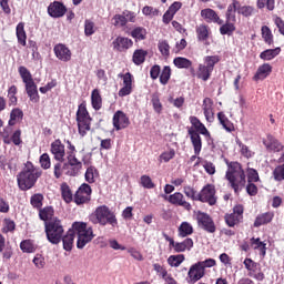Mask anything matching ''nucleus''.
I'll return each instance as SVG.
<instances>
[{
    "mask_svg": "<svg viewBox=\"0 0 284 284\" xmlns=\"http://www.w3.org/2000/svg\"><path fill=\"white\" fill-rule=\"evenodd\" d=\"M196 221L199 227L204 230V232H209V234H214V232H216V224H214V220L212 216H210V214L197 211Z\"/></svg>",
    "mask_w": 284,
    "mask_h": 284,
    "instance_id": "nucleus-9",
    "label": "nucleus"
},
{
    "mask_svg": "<svg viewBox=\"0 0 284 284\" xmlns=\"http://www.w3.org/2000/svg\"><path fill=\"white\" fill-rule=\"evenodd\" d=\"M61 196L64 203H72L74 201V194H72V189L68 183L63 182L60 186Z\"/></svg>",
    "mask_w": 284,
    "mask_h": 284,
    "instance_id": "nucleus-39",
    "label": "nucleus"
},
{
    "mask_svg": "<svg viewBox=\"0 0 284 284\" xmlns=\"http://www.w3.org/2000/svg\"><path fill=\"white\" fill-rule=\"evenodd\" d=\"M243 212H245V209L243 207V204H237L233 207V213H226L224 215V221L229 227H234L235 225H239L243 221Z\"/></svg>",
    "mask_w": 284,
    "mask_h": 284,
    "instance_id": "nucleus-11",
    "label": "nucleus"
},
{
    "mask_svg": "<svg viewBox=\"0 0 284 284\" xmlns=\"http://www.w3.org/2000/svg\"><path fill=\"white\" fill-rule=\"evenodd\" d=\"M244 266L251 278H255V281H265V273H263L261 264L254 262L252 258H245Z\"/></svg>",
    "mask_w": 284,
    "mask_h": 284,
    "instance_id": "nucleus-12",
    "label": "nucleus"
},
{
    "mask_svg": "<svg viewBox=\"0 0 284 284\" xmlns=\"http://www.w3.org/2000/svg\"><path fill=\"white\" fill-rule=\"evenodd\" d=\"M278 54H281V47H277L275 49H266L260 53V59H262L263 61H272V59H276Z\"/></svg>",
    "mask_w": 284,
    "mask_h": 284,
    "instance_id": "nucleus-42",
    "label": "nucleus"
},
{
    "mask_svg": "<svg viewBox=\"0 0 284 284\" xmlns=\"http://www.w3.org/2000/svg\"><path fill=\"white\" fill-rule=\"evenodd\" d=\"M173 63L175 68H179L180 70H190L192 68V62L187 58L178 57L173 60Z\"/></svg>",
    "mask_w": 284,
    "mask_h": 284,
    "instance_id": "nucleus-48",
    "label": "nucleus"
},
{
    "mask_svg": "<svg viewBox=\"0 0 284 284\" xmlns=\"http://www.w3.org/2000/svg\"><path fill=\"white\" fill-rule=\"evenodd\" d=\"M52 216H54V207L45 206L39 210V219L41 221H44V223H49V221H54Z\"/></svg>",
    "mask_w": 284,
    "mask_h": 284,
    "instance_id": "nucleus-41",
    "label": "nucleus"
},
{
    "mask_svg": "<svg viewBox=\"0 0 284 284\" xmlns=\"http://www.w3.org/2000/svg\"><path fill=\"white\" fill-rule=\"evenodd\" d=\"M67 145L69 150L67 152V160H69L72 163H75V165H79L80 168H83V163H81V161L77 159V146H74V144H72L70 140L67 141Z\"/></svg>",
    "mask_w": 284,
    "mask_h": 284,
    "instance_id": "nucleus-33",
    "label": "nucleus"
},
{
    "mask_svg": "<svg viewBox=\"0 0 284 284\" xmlns=\"http://www.w3.org/2000/svg\"><path fill=\"white\" fill-rule=\"evenodd\" d=\"M192 247H194V240L187 237L183 242H178L173 250L175 253L181 254L182 252H190Z\"/></svg>",
    "mask_w": 284,
    "mask_h": 284,
    "instance_id": "nucleus-36",
    "label": "nucleus"
},
{
    "mask_svg": "<svg viewBox=\"0 0 284 284\" xmlns=\"http://www.w3.org/2000/svg\"><path fill=\"white\" fill-rule=\"evenodd\" d=\"M83 166H80L79 164H75L74 162H70L69 160L64 161H58L53 165V176L54 179H62L63 176H77L79 172H81V169Z\"/></svg>",
    "mask_w": 284,
    "mask_h": 284,
    "instance_id": "nucleus-7",
    "label": "nucleus"
},
{
    "mask_svg": "<svg viewBox=\"0 0 284 284\" xmlns=\"http://www.w3.org/2000/svg\"><path fill=\"white\" fill-rule=\"evenodd\" d=\"M53 52L57 59H59V61H63L64 63H68V61L72 59V51H70V48L63 43L55 44Z\"/></svg>",
    "mask_w": 284,
    "mask_h": 284,
    "instance_id": "nucleus-21",
    "label": "nucleus"
},
{
    "mask_svg": "<svg viewBox=\"0 0 284 284\" xmlns=\"http://www.w3.org/2000/svg\"><path fill=\"white\" fill-rule=\"evenodd\" d=\"M72 230L78 235V250H83V247H85L88 243H92V240L97 236L94 234V229L88 226V223L85 222H74L72 224Z\"/></svg>",
    "mask_w": 284,
    "mask_h": 284,
    "instance_id": "nucleus-4",
    "label": "nucleus"
},
{
    "mask_svg": "<svg viewBox=\"0 0 284 284\" xmlns=\"http://www.w3.org/2000/svg\"><path fill=\"white\" fill-rule=\"evenodd\" d=\"M189 121H190V123L192 125L191 128H193L194 132H196L197 134H202L206 139H210L212 136V134L210 133V131L207 130L205 124H203V122H201V120H199V118L191 115L189 118Z\"/></svg>",
    "mask_w": 284,
    "mask_h": 284,
    "instance_id": "nucleus-23",
    "label": "nucleus"
},
{
    "mask_svg": "<svg viewBox=\"0 0 284 284\" xmlns=\"http://www.w3.org/2000/svg\"><path fill=\"white\" fill-rule=\"evenodd\" d=\"M262 39L267 45H272L274 43V34H272V30L267 26H263L261 29Z\"/></svg>",
    "mask_w": 284,
    "mask_h": 284,
    "instance_id": "nucleus-52",
    "label": "nucleus"
},
{
    "mask_svg": "<svg viewBox=\"0 0 284 284\" xmlns=\"http://www.w3.org/2000/svg\"><path fill=\"white\" fill-rule=\"evenodd\" d=\"M16 36L18 39V43L26 48L28 44V34L26 33V23L19 22L16 27Z\"/></svg>",
    "mask_w": 284,
    "mask_h": 284,
    "instance_id": "nucleus-32",
    "label": "nucleus"
},
{
    "mask_svg": "<svg viewBox=\"0 0 284 284\" xmlns=\"http://www.w3.org/2000/svg\"><path fill=\"white\" fill-rule=\"evenodd\" d=\"M235 22H232V20L226 19V22L220 27V34H227V37H232L234 32L236 31Z\"/></svg>",
    "mask_w": 284,
    "mask_h": 284,
    "instance_id": "nucleus-43",
    "label": "nucleus"
},
{
    "mask_svg": "<svg viewBox=\"0 0 284 284\" xmlns=\"http://www.w3.org/2000/svg\"><path fill=\"white\" fill-rule=\"evenodd\" d=\"M74 229H70L64 236H62L61 241L63 243V250L65 252H72V247H74Z\"/></svg>",
    "mask_w": 284,
    "mask_h": 284,
    "instance_id": "nucleus-31",
    "label": "nucleus"
},
{
    "mask_svg": "<svg viewBox=\"0 0 284 284\" xmlns=\"http://www.w3.org/2000/svg\"><path fill=\"white\" fill-rule=\"evenodd\" d=\"M91 105L95 111L103 108V98L101 97V91H99V89H94L91 92Z\"/></svg>",
    "mask_w": 284,
    "mask_h": 284,
    "instance_id": "nucleus-38",
    "label": "nucleus"
},
{
    "mask_svg": "<svg viewBox=\"0 0 284 284\" xmlns=\"http://www.w3.org/2000/svg\"><path fill=\"white\" fill-rule=\"evenodd\" d=\"M30 203L32 207H36V210H41L43 207V194L36 193L31 196Z\"/></svg>",
    "mask_w": 284,
    "mask_h": 284,
    "instance_id": "nucleus-61",
    "label": "nucleus"
},
{
    "mask_svg": "<svg viewBox=\"0 0 284 284\" xmlns=\"http://www.w3.org/2000/svg\"><path fill=\"white\" fill-rule=\"evenodd\" d=\"M171 77H172V69L170 68V65H165L162 72L160 73V83L162 85H168V83H170Z\"/></svg>",
    "mask_w": 284,
    "mask_h": 284,
    "instance_id": "nucleus-54",
    "label": "nucleus"
},
{
    "mask_svg": "<svg viewBox=\"0 0 284 284\" xmlns=\"http://www.w3.org/2000/svg\"><path fill=\"white\" fill-rule=\"evenodd\" d=\"M90 201H92V186L88 183H83L73 195V202L77 205H85L90 203Z\"/></svg>",
    "mask_w": 284,
    "mask_h": 284,
    "instance_id": "nucleus-8",
    "label": "nucleus"
},
{
    "mask_svg": "<svg viewBox=\"0 0 284 284\" xmlns=\"http://www.w3.org/2000/svg\"><path fill=\"white\" fill-rule=\"evenodd\" d=\"M42 172L39 168L34 166V164L30 161L24 163L23 169L17 175V183L19 190L21 192H28V190H32L37 185L39 179H41Z\"/></svg>",
    "mask_w": 284,
    "mask_h": 284,
    "instance_id": "nucleus-2",
    "label": "nucleus"
},
{
    "mask_svg": "<svg viewBox=\"0 0 284 284\" xmlns=\"http://www.w3.org/2000/svg\"><path fill=\"white\" fill-rule=\"evenodd\" d=\"M183 193L187 199H191V201H199V192L195 191V189L191 185L183 186Z\"/></svg>",
    "mask_w": 284,
    "mask_h": 284,
    "instance_id": "nucleus-62",
    "label": "nucleus"
},
{
    "mask_svg": "<svg viewBox=\"0 0 284 284\" xmlns=\"http://www.w3.org/2000/svg\"><path fill=\"white\" fill-rule=\"evenodd\" d=\"M65 12H68V8L60 1L51 2L48 7V14L53 19H61L65 16Z\"/></svg>",
    "mask_w": 284,
    "mask_h": 284,
    "instance_id": "nucleus-19",
    "label": "nucleus"
},
{
    "mask_svg": "<svg viewBox=\"0 0 284 284\" xmlns=\"http://www.w3.org/2000/svg\"><path fill=\"white\" fill-rule=\"evenodd\" d=\"M54 161H65V144L60 139L54 140L50 148Z\"/></svg>",
    "mask_w": 284,
    "mask_h": 284,
    "instance_id": "nucleus-17",
    "label": "nucleus"
},
{
    "mask_svg": "<svg viewBox=\"0 0 284 284\" xmlns=\"http://www.w3.org/2000/svg\"><path fill=\"white\" fill-rule=\"evenodd\" d=\"M183 261H185V255L178 254L169 256L166 263L170 267H180Z\"/></svg>",
    "mask_w": 284,
    "mask_h": 284,
    "instance_id": "nucleus-50",
    "label": "nucleus"
},
{
    "mask_svg": "<svg viewBox=\"0 0 284 284\" xmlns=\"http://www.w3.org/2000/svg\"><path fill=\"white\" fill-rule=\"evenodd\" d=\"M118 77L123 81V88L119 90V97H128L132 94V73H119Z\"/></svg>",
    "mask_w": 284,
    "mask_h": 284,
    "instance_id": "nucleus-18",
    "label": "nucleus"
},
{
    "mask_svg": "<svg viewBox=\"0 0 284 284\" xmlns=\"http://www.w3.org/2000/svg\"><path fill=\"white\" fill-rule=\"evenodd\" d=\"M112 45L116 52H128L134 45V42L130 38L119 36L113 40Z\"/></svg>",
    "mask_w": 284,
    "mask_h": 284,
    "instance_id": "nucleus-20",
    "label": "nucleus"
},
{
    "mask_svg": "<svg viewBox=\"0 0 284 284\" xmlns=\"http://www.w3.org/2000/svg\"><path fill=\"white\" fill-rule=\"evenodd\" d=\"M274 181H284V164L277 165L273 171Z\"/></svg>",
    "mask_w": 284,
    "mask_h": 284,
    "instance_id": "nucleus-64",
    "label": "nucleus"
},
{
    "mask_svg": "<svg viewBox=\"0 0 284 284\" xmlns=\"http://www.w3.org/2000/svg\"><path fill=\"white\" fill-rule=\"evenodd\" d=\"M225 163L227 165L225 179L229 181L234 194H241L245 185H247L245 170H243V165L240 162L225 160Z\"/></svg>",
    "mask_w": 284,
    "mask_h": 284,
    "instance_id": "nucleus-1",
    "label": "nucleus"
},
{
    "mask_svg": "<svg viewBox=\"0 0 284 284\" xmlns=\"http://www.w3.org/2000/svg\"><path fill=\"white\" fill-rule=\"evenodd\" d=\"M18 72H19V74H20V77L22 79V82L24 84L31 83L32 81H34V79L32 78V73L24 65L19 67L18 68Z\"/></svg>",
    "mask_w": 284,
    "mask_h": 284,
    "instance_id": "nucleus-51",
    "label": "nucleus"
},
{
    "mask_svg": "<svg viewBox=\"0 0 284 284\" xmlns=\"http://www.w3.org/2000/svg\"><path fill=\"white\" fill-rule=\"evenodd\" d=\"M203 276H205V271L201 267V264L197 262L191 265L187 272L186 280L189 284H194V283H199V281H201Z\"/></svg>",
    "mask_w": 284,
    "mask_h": 284,
    "instance_id": "nucleus-15",
    "label": "nucleus"
},
{
    "mask_svg": "<svg viewBox=\"0 0 284 284\" xmlns=\"http://www.w3.org/2000/svg\"><path fill=\"white\" fill-rule=\"evenodd\" d=\"M187 134L191 139V143L193 145L194 154H201V150H203V140L201 139V133L194 131V128H189Z\"/></svg>",
    "mask_w": 284,
    "mask_h": 284,
    "instance_id": "nucleus-22",
    "label": "nucleus"
},
{
    "mask_svg": "<svg viewBox=\"0 0 284 284\" xmlns=\"http://www.w3.org/2000/svg\"><path fill=\"white\" fill-rule=\"evenodd\" d=\"M166 201L171 203V205H175V207H183L186 212H192V204L185 200V195L181 192H175L168 197Z\"/></svg>",
    "mask_w": 284,
    "mask_h": 284,
    "instance_id": "nucleus-14",
    "label": "nucleus"
},
{
    "mask_svg": "<svg viewBox=\"0 0 284 284\" xmlns=\"http://www.w3.org/2000/svg\"><path fill=\"white\" fill-rule=\"evenodd\" d=\"M112 125L116 132L130 128V118L125 112L118 110L112 118Z\"/></svg>",
    "mask_w": 284,
    "mask_h": 284,
    "instance_id": "nucleus-13",
    "label": "nucleus"
},
{
    "mask_svg": "<svg viewBox=\"0 0 284 284\" xmlns=\"http://www.w3.org/2000/svg\"><path fill=\"white\" fill-rule=\"evenodd\" d=\"M24 88L31 103H39V101H41V97L39 95V89L37 88V83L34 81L27 82V84H24Z\"/></svg>",
    "mask_w": 284,
    "mask_h": 284,
    "instance_id": "nucleus-27",
    "label": "nucleus"
},
{
    "mask_svg": "<svg viewBox=\"0 0 284 284\" xmlns=\"http://www.w3.org/2000/svg\"><path fill=\"white\" fill-rule=\"evenodd\" d=\"M75 121L78 123V132L80 136H85L92 129V116L88 111V104L85 101L79 104L75 113Z\"/></svg>",
    "mask_w": 284,
    "mask_h": 284,
    "instance_id": "nucleus-5",
    "label": "nucleus"
},
{
    "mask_svg": "<svg viewBox=\"0 0 284 284\" xmlns=\"http://www.w3.org/2000/svg\"><path fill=\"white\" fill-rule=\"evenodd\" d=\"M23 120V111L19 108H16L13 110H11L10 113V120H9V125H17V123H19V121Z\"/></svg>",
    "mask_w": 284,
    "mask_h": 284,
    "instance_id": "nucleus-47",
    "label": "nucleus"
},
{
    "mask_svg": "<svg viewBox=\"0 0 284 284\" xmlns=\"http://www.w3.org/2000/svg\"><path fill=\"white\" fill-rule=\"evenodd\" d=\"M272 74V64L264 63L257 68L256 73L253 77L254 81H263Z\"/></svg>",
    "mask_w": 284,
    "mask_h": 284,
    "instance_id": "nucleus-30",
    "label": "nucleus"
},
{
    "mask_svg": "<svg viewBox=\"0 0 284 284\" xmlns=\"http://www.w3.org/2000/svg\"><path fill=\"white\" fill-rule=\"evenodd\" d=\"M84 179L87 183H95L99 179V170L94 166H89L85 171Z\"/></svg>",
    "mask_w": 284,
    "mask_h": 284,
    "instance_id": "nucleus-49",
    "label": "nucleus"
},
{
    "mask_svg": "<svg viewBox=\"0 0 284 284\" xmlns=\"http://www.w3.org/2000/svg\"><path fill=\"white\" fill-rule=\"evenodd\" d=\"M97 30H99V28H97V24L94 23V21L90 19L84 20V34L87 37H92V34H94Z\"/></svg>",
    "mask_w": 284,
    "mask_h": 284,
    "instance_id": "nucleus-55",
    "label": "nucleus"
},
{
    "mask_svg": "<svg viewBox=\"0 0 284 284\" xmlns=\"http://www.w3.org/2000/svg\"><path fill=\"white\" fill-rule=\"evenodd\" d=\"M20 250L24 254H34V252H37V245H34V242H32V240H23L20 243Z\"/></svg>",
    "mask_w": 284,
    "mask_h": 284,
    "instance_id": "nucleus-46",
    "label": "nucleus"
},
{
    "mask_svg": "<svg viewBox=\"0 0 284 284\" xmlns=\"http://www.w3.org/2000/svg\"><path fill=\"white\" fill-rule=\"evenodd\" d=\"M241 2L239 0H233L231 4H229L225 17L229 21L236 23V12H239V7Z\"/></svg>",
    "mask_w": 284,
    "mask_h": 284,
    "instance_id": "nucleus-35",
    "label": "nucleus"
},
{
    "mask_svg": "<svg viewBox=\"0 0 284 284\" xmlns=\"http://www.w3.org/2000/svg\"><path fill=\"white\" fill-rule=\"evenodd\" d=\"M44 232L47 234V240L52 245H59L61 243V239H63V225L61 224V220L53 219L49 222L44 223Z\"/></svg>",
    "mask_w": 284,
    "mask_h": 284,
    "instance_id": "nucleus-6",
    "label": "nucleus"
},
{
    "mask_svg": "<svg viewBox=\"0 0 284 284\" xmlns=\"http://www.w3.org/2000/svg\"><path fill=\"white\" fill-rule=\"evenodd\" d=\"M148 31L143 27H138L131 31V37L135 39V41H145V37Z\"/></svg>",
    "mask_w": 284,
    "mask_h": 284,
    "instance_id": "nucleus-53",
    "label": "nucleus"
},
{
    "mask_svg": "<svg viewBox=\"0 0 284 284\" xmlns=\"http://www.w3.org/2000/svg\"><path fill=\"white\" fill-rule=\"evenodd\" d=\"M112 26H114V28H125V26H128V18H125L123 12L122 14H115L112 18Z\"/></svg>",
    "mask_w": 284,
    "mask_h": 284,
    "instance_id": "nucleus-58",
    "label": "nucleus"
},
{
    "mask_svg": "<svg viewBox=\"0 0 284 284\" xmlns=\"http://www.w3.org/2000/svg\"><path fill=\"white\" fill-rule=\"evenodd\" d=\"M145 57H148V51L143 49H136L133 52L132 61L135 65H143V63H145Z\"/></svg>",
    "mask_w": 284,
    "mask_h": 284,
    "instance_id": "nucleus-45",
    "label": "nucleus"
},
{
    "mask_svg": "<svg viewBox=\"0 0 284 284\" xmlns=\"http://www.w3.org/2000/svg\"><path fill=\"white\" fill-rule=\"evenodd\" d=\"M251 246L253 247V250H258L261 256H265L267 254V244H265L264 242H261L260 237L257 239L252 237Z\"/></svg>",
    "mask_w": 284,
    "mask_h": 284,
    "instance_id": "nucleus-44",
    "label": "nucleus"
},
{
    "mask_svg": "<svg viewBox=\"0 0 284 284\" xmlns=\"http://www.w3.org/2000/svg\"><path fill=\"white\" fill-rule=\"evenodd\" d=\"M271 221H274V212H265L258 214L254 221V227H261V225H267Z\"/></svg>",
    "mask_w": 284,
    "mask_h": 284,
    "instance_id": "nucleus-34",
    "label": "nucleus"
},
{
    "mask_svg": "<svg viewBox=\"0 0 284 284\" xmlns=\"http://www.w3.org/2000/svg\"><path fill=\"white\" fill-rule=\"evenodd\" d=\"M89 220L93 225H111V227H119V220H116V214L108 205H100L95 211L89 216Z\"/></svg>",
    "mask_w": 284,
    "mask_h": 284,
    "instance_id": "nucleus-3",
    "label": "nucleus"
},
{
    "mask_svg": "<svg viewBox=\"0 0 284 284\" xmlns=\"http://www.w3.org/2000/svg\"><path fill=\"white\" fill-rule=\"evenodd\" d=\"M237 14H242V17H252L254 14V7L252 6H241L237 8Z\"/></svg>",
    "mask_w": 284,
    "mask_h": 284,
    "instance_id": "nucleus-63",
    "label": "nucleus"
},
{
    "mask_svg": "<svg viewBox=\"0 0 284 284\" xmlns=\"http://www.w3.org/2000/svg\"><path fill=\"white\" fill-rule=\"evenodd\" d=\"M210 77H212V71L205 67V64H200L197 69V79H202V81L210 80Z\"/></svg>",
    "mask_w": 284,
    "mask_h": 284,
    "instance_id": "nucleus-56",
    "label": "nucleus"
},
{
    "mask_svg": "<svg viewBox=\"0 0 284 284\" xmlns=\"http://www.w3.org/2000/svg\"><path fill=\"white\" fill-rule=\"evenodd\" d=\"M256 6L258 10H263V8H266L270 12L276 8V0H257Z\"/></svg>",
    "mask_w": 284,
    "mask_h": 284,
    "instance_id": "nucleus-60",
    "label": "nucleus"
},
{
    "mask_svg": "<svg viewBox=\"0 0 284 284\" xmlns=\"http://www.w3.org/2000/svg\"><path fill=\"white\" fill-rule=\"evenodd\" d=\"M221 61L219 55H207L204 58V67L214 72V65Z\"/></svg>",
    "mask_w": 284,
    "mask_h": 284,
    "instance_id": "nucleus-57",
    "label": "nucleus"
},
{
    "mask_svg": "<svg viewBox=\"0 0 284 284\" xmlns=\"http://www.w3.org/2000/svg\"><path fill=\"white\" fill-rule=\"evenodd\" d=\"M2 139L6 145H10V143H13V145H21V143H23V140H21V129L16 130L11 136L4 131L2 133Z\"/></svg>",
    "mask_w": 284,
    "mask_h": 284,
    "instance_id": "nucleus-28",
    "label": "nucleus"
},
{
    "mask_svg": "<svg viewBox=\"0 0 284 284\" xmlns=\"http://www.w3.org/2000/svg\"><path fill=\"white\" fill-rule=\"evenodd\" d=\"M263 143L270 152H283L284 150L282 143L272 134H268L266 139L263 140Z\"/></svg>",
    "mask_w": 284,
    "mask_h": 284,
    "instance_id": "nucleus-25",
    "label": "nucleus"
},
{
    "mask_svg": "<svg viewBox=\"0 0 284 284\" xmlns=\"http://www.w3.org/2000/svg\"><path fill=\"white\" fill-rule=\"evenodd\" d=\"M178 232L181 239H185L194 234V227L189 222H182L178 229Z\"/></svg>",
    "mask_w": 284,
    "mask_h": 284,
    "instance_id": "nucleus-40",
    "label": "nucleus"
},
{
    "mask_svg": "<svg viewBox=\"0 0 284 284\" xmlns=\"http://www.w3.org/2000/svg\"><path fill=\"white\" fill-rule=\"evenodd\" d=\"M195 34L197 41L204 43V45H210V37H212V29L210 26L202 23L195 27Z\"/></svg>",
    "mask_w": 284,
    "mask_h": 284,
    "instance_id": "nucleus-16",
    "label": "nucleus"
},
{
    "mask_svg": "<svg viewBox=\"0 0 284 284\" xmlns=\"http://www.w3.org/2000/svg\"><path fill=\"white\" fill-rule=\"evenodd\" d=\"M202 110L206 121L212 123L214 121V101L211 98H204Z\"/></svg>",
    "mask_w": 284,
    "mask_h": 284,
    "instance_id": "nucleus-26",
    "label": "nucleus"
},
{
    "mask_svg": "<svg viewBox=\"0 0 284 284\" xmlns=\"http://www.w3.org/2000/svg\"><path fill=\"white\" fill-rule=\"evenodd\" d=\"M201 17L206 21V23H217V26H223V19L219 17V13L214 9H203L201 10Z\"/></svg>",
    "mask_w": 284,
    "mask_h": 284,
    "instance_id": "nucleus-24",
    "label": "nucleus"
},
{
    "mask_svg": "<svg viewBox=\"0 0 284 284\" xmlns=\"http://www.w3.org/2000/svg\"><path fill=\"white\" fill-rule=\"evenodd\" d=\"M197 201L207 203L209 205H216V187L213 184H206L200 191Z\"/></svg>",
    "mask_w": 284,
    "mask_h": 284,
    "instance_id": "nucleus-10",
    "label": "nucleus"
},
{
    "mask_svg": "<svg viewBox=\"0 0 284 284\" xmlns=\"http://www.w3.org/2000/svg\"><path fill=\"white\" fill-rule=\"evenodd\" d=\"M153 270L154 272H156L158 276H161V278H163L165 284H171L172 282L175 281L172 274L168 272V268H165V266L155 263L153 264Z\"/></svg>",
    "mask_w": 284,
    "mask_h": 284,
    "instance_id": "nucleus-29",
    "label": "nucleus"
},
{
    "mask_svg": "<svg viewBox=\"0 0 284 284\" xmlns=\"http://www.w3.org/2000/svg\"><path fill=\"white\" fill-rule=\"evenodd\" d=\"M151 103L156 114H161V112H163V104L161 103V98H159L158 93H153L151 95Z\"/></svg>",
    "mask_w": 284,
    "mask_h": 284,
    "instance_id": "nucleus-59",
    "label": "nucleus"
},
{
    "mask_svg": "<svg viewBox=\"0 0 284 284\" xmlns=\"http://www.w3.org/2000/svg\"><path fill=\"white\" fill-rule=\"evenodd\" d=\"M217 121L220 122V125H222V128H224V130L226 132H234V130H236L234 128V123H232V121H230V119L227 118V115H225V113L223 111L217 113Z\"/></svg>",
    "mask_w": 284,
    "mask_h": 284,
    "instance_id": "nucleus-37",
    "label": "nucleus"
}]
</instances>
